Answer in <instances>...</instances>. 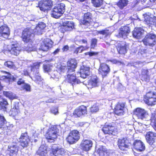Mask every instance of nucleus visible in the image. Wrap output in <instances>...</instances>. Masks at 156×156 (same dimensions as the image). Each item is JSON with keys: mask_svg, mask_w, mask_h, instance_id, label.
<instances>
[{"mask_svg": "<svg viewBox=\"0 0 156 156\" xmlns=\"http://www.w3.org/2000/svg\"><path fill=\"white\" fill-rule=\"evenodd\" d=\"M19 148L17 144L13 142L8 145L6 152L9 156H17Z\"/></svg>", "mask_w": 156, "mask_h": 156, "instance_id": "9b49d317", "label": "nucleus"}, {"mask_svg": "<svg viewBox=\"0 0 156 156\" xmlns=\"http://www.w3.org/2000/svg\"><path fill=\"white\" fill-rule=\"evenodd\" d=\"M99 156H108L109 155L108 152H98Z\"/></svg>", "mask_w": 156, "mask_h": 156, "instance_id": "13d9d810", "label": "nucleus"}, {"mask_svg": "<svg viewBox=\"0 0 156 156\" xmlns=\"http://www.w3.org/2000/svg\"><path fill=\"white\" fill-rule=\"evenodd\" d=\"M19 140L20 145L22 147H24L28 146L30 139L27 133H22Z\"/></svg>", "mask_w": 156, "mask_h": 156, "instance_id": "bb28decb", "label": "nucleus"}, {"mask_svg": "<svg viewBox=\"0 0 156 156\" xmlns=\"http://www.w3.org/2000/svg\"><path fill=\"white\" fill-rule=\"evenodd\" d=\"M141 28H135L132 32L133 36L134 38L139 39L142 37L143 32Z\"/></svg>", "mask_w": 156, "mask_h": 156, "instance_id": "473e14b6", "label": "nucleus"}, {"mask_svg": "<svg viewBox=\"0 0 156 156\" xmlns=\"http://www.w3.org/2000/svg\"><path fill=\"white\" fill-rule=\"evenodd\" d=\"M134 114L136 115L139 119L142 120H146L148 116L147 111L140 108H136L134 111Z\"/></svg>", "mask_w": 156, "mask_h": 156, "instance_id": "ddd939ff", "label": "nucleus"}, {"mask_svg": "<svg viewBox=\"0 0 156 156\" xmlns=\"http://www.w3.org/2000/svg\"><path fill=\"white\" fill-rule=\"evenodd\" d=\"M65 5L62 3L56 5L51 11V15L52 17L57 19L61 16L65 11Z\"/></svg>", "mask_w": 156, "mask_h": 156, "instance_id": "7ed1b4c3", "label": "nucleus"}, {"mask_svg": "<svg viewBox=\"0 0 156 156\" xmlns=\"http://www.w3.org/2000/svg\"><path fill=\"white\" fill-rule=\"evenodd\" d=\"M144 21L147 24L151 25L154 23V16L151 17L149 16H146L144 17Z\"/></svg>", "mask_w": 156, "mask_h": 156, "instance_id": "e433bc0d", "label": "nucleus"}, {"mask_svg": "<svg viewBox=\"0 0 156 156\" xmlns=\"http://www.w3.org/2000/svg\"><path fill=\"white\" fill-rule=\"evenodd\" d=\"M125 104L123 103H118L115 106L114 112L118 115H122L124 112V111Z\"/></svg>", "mask_w": 156, "mask_h": 156, "instance_id": "b1692460", "label": "nucleus"}, {"mask_svg": "<svg viewBox=\"0 0 156 156\" xmlns=\"http://www.w3.org/2000/svg\"><path fill=\"white\" fill-rule=\"evenodd\" d=\"M46 25L44 23L42 22L39 23L36 26L34 33L32 32V30L30 28L27 27L24 29L22 33V39H30L35 34H42V30L44 29Z\"/></svg>", "mask_w": 156, "mask_h": 156, "instance_id": "f03ea898", "label": "nucleus"}, {"mask_svg": "<svg viewBox=\"0 0 156 156\" xmlns=\"http://www.w3.org/2000/svg\"><path fill=\"white\" fill-rule=\"evenodd\" d=\"M21 43L22 44H24L23 48L24 50L28 52L35 51L36 49L35 45L33 44L32 40H22Z\"/></svg>", "mask_w": 156, "mask_h": 156, "instance_id": "9d476101", "label": "nucleus"}, {"mask_svg": "<svg viewBox=\"0 0 156 156\" xmlns=\"http://www.w3.org/2000/svg\"><path fill=\"white\" fill-rule=\"evenodd\" d=\"M142 75L144 78L148 79L149 78V73L148 70L146 69H143L142 70Z\"/></svg>", "mask_w": 156, "mask_h": 156, "instance_id": "a18cd8bd", "label": "nucleus"}, {"mask_svg": "<svg viewBox=\"0 0 156 156\" xmlns=\"http://www.w3.org/2000/svg\"><path fill=\"white\" fill-rule=\"evenodd\" d=\"M76 66V61L75 59H72L69 61L66 66L67 70L65 72L67 73V74L66 80L68 82L72 84L73 86L80 83H83V82L80 79H77L75 74L73 73Z\"/></svg>", "mask_w": 156, "mask_h": 156, "instance_id": "f257e3e1", "label": "nucleus"}, {"mask_svg": "<svg viewBox=\"0 0 156 156\" xmlns=\"http://www.w3.org/2000/svg\"><path fill=\"white\" fill-rule=\"evenodd\" d=\"M145 38L146 39H155L156 38V35L153 34L148 33L147 34Z\"/></svg>", "mask_w": 156, "mask_h": 156, "instance_id": "49530a36", "label": "nucleus"}, {"mask_svg": "<svg viewBox=\"0 0 156 156\" xmlns=\"http://www.w3.org/2000/svg\"><path fill=\"white\" fill-rule=\"evenodd\" d=\"M51 112L55 115L57 114L58 112V110L57 108L53 107L52 108L51 110Z\"/></svg>", "mask_w": 156, "mask_h": 156, "instance_id": "864d4df0", "label": "nucleus"}, {"mask_svg": "<svg viewBox=\"0 0 156 156\" xmlns=\"http://www.w3.org/2000/svg\"><path fill=\"white\" fill-rule=\"evenodd\" d=\"M90 68L88 66H83L80 68V72L77 73V75H80L81 78H86L90 74Z\"/></svg>", "mask_w": 156, "mask_h": 156, "instance_id": "aec40b11", "label": "nucleus"}, {"mask_svg": "<svg viewBox=\"0 0 156 156\" xmlns=\"http://www.w3.org/2000/svg\"><path fill=\"white\" fill-rule=\"evenodd\" d=\"M139 65L138 66H137V68H139L142 67L144 65V63L140 61H139V62L138 63Z\"/></svg>", "mask_w": 156, "mask_h": 156, "instance_id": "052dcab7", "label": "nucleus"}, {"mask_svg": "<svg viewBox=\"0 0 156 156\" xmlns=\"http://www.w3.org/2000/svg\"><path fill=\"white\" fill-rule=\"evenodd\" d=\"M154 128L156 130V122H155L154 123Z\"/></svg>", "mask_w": 156, "mask_h": 156, "instance_id": "774afa93", "label": "nucleus"}, {"mask_svg": "<svg viewBox=\"0 0 156 156\" xmlns=\"http://www.w3.org/2000/svg\"><path fill=\"white\" fill-rule=\"evenodd\" d=\"M74 28V24L72 21H67L63 23L61 27V31L63 32L72 30Z\"/></svg>", "mask_w": 156, "mask_h": 156, "instance_id": "4be33fe9", "label": "nucleus"}, {"mask_svg": "<svg viewBox=\"0 0 156 156\" xmlns=\"http://www.w3.org/2000/svg\"><path fill=\"white\" fill-rule=\"evenodd\" d=\"M10 34L9 28L6 24H4L0 27V36L8 39Z\"/></svg>", "mask_w": 156, "mask_h": 156, "instance_id": "6ab92c4d", "label": "nucleus"}, {"mask_svg": "<svg viewBox=\"0 0 156 156\" xmlns=\"http://www.w3.org/2000/svg\"><path fill=\"white\" fill-rule=\"evenodd\" d=\"M127 45L125 43H119L117 50L119 53L121 54H125L126 52Z\"/></svg>", "mask_w": 156, "mask_h": 156, "instance_id": "72a5a7b5", "label": "nucleus"}, {"mask_svg": "<svg viewBox=\"0 0 156 156\" xmlns=\"http://www.w3.org/2000/svg\"><path fill=\"white\" fill-rule=\"evenodd\" d=\"M32 66L29 67H28V69H24L23 71V73L25 75L29 76L30 72L29 70L31 71V70L30 68H31Z\"/></svg>", "mask_w": 156, "mask_h": 156, "instance_id": "3c124183", "label": "nucleus"}, {"mask_svg": "<svg viewBox=\"0 0 156 156\" xmlns=\"http://www.w3.org/2000/svg\"><path fill=\"white\" fill-rule=\"evenodd\" d=\"M98 54V52H87L86 53V55H89L90 56L97 55Z\"/></svg>", "mask_w": 156, "mask_h": 156, "instance_id": "6e6d98bb", "label": "nucleus"}, {"mask_svg": "<svg viewBox=\"0 0 156 156\" xmlns=\"http://www.w3.org/2000/svg\"><path fill=\"white\" fill-rule=\"evenodd\" d=\"M98 34L105 35L106 37H109L111 34V33L109 31V30L107 29L99 31L98 32Z\"/></svg>", "mask_w": 156, "mask_h": 156, "instance_id": "a19ab883", "label": "nucleus"}, {"mask_svg": "<svg viewBox=\"0 0 156 156\" xmlns=\"http://www.w3.org/2000/svg\"><path fill=\"white\" fill-rule=\"evenodd\" d=\"M129 140L126 139H119L118 141V145L119 148L122 150H126L129 147Z\"/></svg>", "mask_w": 156, "mask_h": 156, "instance_id": "c85d7f7f", "label": "nucleus"}, {"mask_svg": "<svg viewBox=\"0 0 156 156\" xmlns=\"http://www.w3.org/2000/svg\"><path fill=\"white\" fill-rule=\"evenodd\" d=\"M53 5L51 0H42L38 2V6L41 11L45 12Z\"/></svg>", "mask_w": 156, "mask_h": 156, "instance_id": "f8f14e48", "label": "nucleus"}, {"mask_svg": "<svg viewBox=\"0 0 156 156\" xmlns=\"http://www.w3.org/2000/svg\"><path fill=\"white\" fill-rule=\"evenodd\" d=\"M82 149L84 151H87L90 150L93 145V142L89 139L83 140L81 144Z\"/></svg>", "mask_w": 156, "mask_h": 156, "instance_id": "412c9836", "label": "nucleus"}, {"mask_svg": "<svg viewBox=\"0 0 156 156\" xmlns=\"http://www.w3.org/2000/svg\"><path fill=\"white\" fill-rule=\"evenodd\" d=\"M4 95L10 99H12L14 98V96L11 92L5 91L3 92Z\"/></svg>", "mask_w": 156, "mask_h": 156, "instance_id": "c03bdc74", "label": "nucleus"}, {"mask_svg": "<svg viewBox=\"0 0 156 156\" xmlns=\"http://www.w3.org/2000/svg\"><path fill=\"white\" fill-rule=\"evenodd\" d=\"M87 114V107L81 105L76 108L74 111L73 116L75 117H80Z\"/></svg>", "mask_w": 156, "mask_h": 156, "instance_id": "dca6fc26", "label": "nucleus"}, {"mask_svg": "<svg viewBox=\"0 0 156 156\" xmlns=\"http://www.w3.org/2000/svg\"><path fill=\"white\" fill-rule=\"evenodd\" d=\"M22 88L23 90H25L27 91H31L30 86L27 84H24Z\"/></svg>", "mask_w": 156, "mask_h": 156, "instance_id": "de8ad7c7", "label": "nucleus"}, {"mask_svg": "<svg viewBox=\"0 0 156 156\" xmlns=\"http://www.w3.org/2000/svg\"><path fill=\"white\" fill-rule=\"evenodd\" d=\"M51 151V153L55 156H66L67 154L64 149L60 148L57 144L52 145Z\"/></svg>", "mask_w": 156, "mask_h": 156, "instance_id": "6e6552de", "label": "nucleus"}, {"mask_svg": "<svg viewBox=\"0 0 156 156\" xmlns=\"http://www.w3.org/2000/svg\"><path fill=\"white\" fill-rule=\"evenodd\" d=\"M8 103L5 99H3L0 103V109L4 112H7Z\"/></svg>", "mask_w": 156, "mask_h": 156, "instance_id": "c9c22d12", "label": "nucleus"}, {"mask_svg": "<svg viewBox=\"0 0 156 156\" xmlns=\"http://www.w3.org/2000/svg\"><path fill=\"white\" fill-rule=\"evenodd\" d=\"M112 62L114 64H115L118 65H120L122 63V62L117 60L116 59H113L112 60Z\"/></svg>", "mask_w": 156, "mask_h": 156, "instance_id": "5fc2aeb1", "label": "nucleus"}, {"mask_svg": "<svg viewBox=\"0 0 156 156\" xmlns=\"http://www.w3.org/2000/svg\"><path fill=\"white\" fill-rule=\"evenodd\" d=\"M69 48V47L67 45L65 46L62 49L63 51H67Z\"/></svg>", "mask_w": 156, "mask_h": 156, "instance_id": "680f3d73", "label": "nucleus"}, {"mask_svg": "<svg viewBox=\"0 0 156 156\" xmlns=\"http://www.w3.org/2000/svg\"><path fill=\"white\" fill-rule=\"evenodd\" d=\"M59 130L57 126H53L49 128L45 134L46 138L48 142L52 143L54 142L55 140L57 137L58 133Z\"/></svg>", "mask_w": 156, "mask_h": 156, "instance_id": "20e7f679", "label": "nucleus"}, {"mask_svg": "<svg viewBox=\"0 0 156 156\" xmlns=\"http://www.w3.org/2000/svg\"><path fill=\"white\" fill-rule=\"evenodd\" d=\"M54 102V100L52 99H49L46 101V103H52Z\"/></svg>", "mask_w": 156, "mask_h": 156, "instance_id": "69168bd1", "label": "nucleus"}, {"mask_svg": "<svg viewBox=\"0 0 156 156\" xmlns=\"http://www.w3.org/2000/svg\"><path fill=\"white\" fill-rule=\"evenodd\" d=\"M130 28L128 26H125L122 27L119 29V32L118 34L116 36L119 38L123 37L125 35L127 36L130 32Z\"/></svg>", "mask_w": 156, "mask_h": 156, "instance_id": "a878e982", "label": "nucleus"}, {"mask_svg": "<svg viewBox=\"0 0 156 156\" xmlns=\"http://www.w3.org/2000/svg\"><path fill=\"white\" fill-rule=\"evenodd\" d=\"M67 70V67L66 66H58L56 70H52L49 73L51 77L55 79H58V76L62 73H65Z\"/></svg>", "mask_w": 156, "mask_h": 156, "instance_id": "0eeeda50", "label": "nucleus"}, {"mask_svg": "<svg viewBox=\"0 0 156 156\" xmlns=\"http://www.w3.org/2000/svg\"><path fill=\"white\" fill-rule=\"evenodd\" d=\"M154 40H142L144 45L146 46H153L156 44L155 41Z\"/></svg>", "mask_w": 156, "mask_h": 156, "instance_id": "4c0bfd02", "label": "nucleus"}, {"mask_svg": "<svg viewBox=\"0 0 156 156\" xmlns=\"http://www.w3.org/2000/svg\"><path fill=\"white\" fill-rule=\"evenodd\" d=\"M146 98H144V101L149 105L155 104L156 102V93L150 91L146 94Z\"/></svg>", "mask_w": 156, "mask_h": 156, "instance_id": "1a4fd4ad", "label": "nucleus"}, {"mask_svg": "<svg viewBox=\"0 0 156 156\" xmlns=\"http://www.w3.org/2000/svg\"><path fill=\"white\" fill-rule=\"evenodd\" d=\"M86 123H87L80 122L77 123V125L79 126L82 127L84 126V125Z\"/></svg>", "mask_w": 156, "mask_h": 156, "instance_id": "bf43d9fd", "label": "nucleus"}, {"mask_svg": "<svg viewBox=\"0 0 156 156\" xmlns=\"http://www.w3.org/2000/svg\"><path fill=\"white\" fill-rule=\"evenodd\" d=\"M5 122L6 120L4 117L0 115V128L4 129V127L3 126H4Z\"/></svg>", "mask_w": 156, "mask_h": 156, "instance_id": "37998d69", "label": "nucleus"}, {"mask_svg": "<svg viewBox=\"0 0 156 156\" xmlns=\"http://www.w3.org/2000/svg\"><path fill=\"white\" fill-rule=\"evenodd\" d=\"M60 51V49L58 48L55 50L52 53L53 55H55L57 54Z\"/></svg>", "mask_w": 156, "mask_h": 156, "instance_id": "e2e57ef3", "label": "nucleus"}, {"mask_svg": "<svg viewBox=\"0 0 156 156\" xmlns=\"http://www.w3.org/2000/svg\"><path fill=\"white\" fill-rule=\"evenodd\" d=\"M98 152H108L107 150L105 147L104 146H100L98 150Z\"/></svg>", "mask_w": 156, "mask_h": 156, "instance_id": "09e8293b", "label": "nucleus"}, {"mask_svg": "<svg viewBox=\"0 0 156 156\" xmlns=\"http://www.w3.org/2000/svg\"><path fill=\"white\" fill-rule=\"evenodd\" d=\"M91 2L95 7H98L103 4V0H91Z\"/></svg>", "mask_w": 156, "mask_h": 156, "instance_id": "ea45409f", "label": "nucleus"}, {"mask_svg": "<svg viewBox=\"0 0 156 156\" xmlns=\"http://www.w3.org/2000/svg\"><path fill=\"white\" fill-rule=\"evenodd\" d=\"M4 65L5 66L10 68H12L14 69H16L14 63L10 61L5 62L4 63Z\"/></svg>", "mask_w": 156, "mask_h": 156, "instance_id": "79ce46f5", "label": "nucleus"}, {"mask_svg": "<svg viewBox=\"0 0 156 156\" xmlns=\"http://www.w3.org/2000/svg\"><path fill=\"white\" fill-rule=\"evenodd\" d=\"M24 80L22 78H19L17 81V84L19 85H20L21 84H24Z\"/></svg>", "mask_w": 156, "mask_h": 156, "instance_id": "4d7b16f0", "label": "nucleus"}, {"mask_svg": "<svg viewBox=\"0 0 156 156\" xmlns=\"http://www.w3.org/2000/svg\"><path fill=\"white\" fill-rule=\"evenodd\" d=\"M97 40H92L91 43V48H94L97 45Z\"/></svg>", "mask_w": 156, "mask_h": 156, "instance_id": "8fccbe9b", "label": "nucleus"}, {"mask_svg": "<svg viewBox=\"0 0 156 156\" xmlns=\"http://www.w3.org/2000/svg\"><path fill=\"white\" fill-rule=\"evenodd\" d=\"M47 147L46 144L41 145L37 152V154L40 156H45L48 152Z\"/></svg>", "mask_w": 156, "mask_h": 156, "instance_id": "2f4dec72", "label": "nucleus"}, {"mask_svg": "<svg viewBox=\"0 0 156 156\" xmlns=\"http://www.w3.org/2000/svg\"><path fill=\"white\" fill-rule=\"evenodd\" d=\"M53 44V42L51 40H44L41 44L39 50L44 51H47L52 47Z\"/></svg>", "mask_w": 156, "mask_h": 156, "instance_id": "f3484780", "label": "nucleus"}, {"mask_svg": "<svg viewBox=\"0 0 156 156\" xmlns=\"http://www.w3.org/2000/svg\"><path fill=\"white\" fill-rule=\"evenodd\" d=\"M139 62V61L136 62H134V63H133V64L131 65L132 66H133L134 67H135L136 68H137V66H138L139 65L138 64Z\"/></svg>", "mask_w": 156, "mask_h": 156, "instance_id": "0e129e2a", "label": "nucleus"}, {"mask_svg": "<svg viewBox=\"0 0 156 156\" xmlns=\"http://www.w3.org/2000/svg\"><path fill=\"white\" fill-rule=\"evenodd\" d=\"M99 74L101 75L102 78L107 76L110 72V69L109 66L105 63L101 64L98 69Z\"/></svg>", "mask_w": 156, "mask_h": 156, "instance_id": "2eb2a0df", "label": "nucleus"}, {"mask_svg": "<svg viewBox=\"0 0 156 156\" xmlns=\"http://www.w3.org/2000/svg\"><path fill=\"white\" fill-rule=\"evenodd\" d=\"M100 84V82L99 78L97 76H93L89 81L87 87L88 88H91L98 87Z\"/></svg>", "mask_w": 156, "mask_h": 156, "instance_id": "393cba45", "label": "nucleus"}, {"mask_svg": "<svg viewBox=\"0 0 156 156\" xmlns=\"http://www.w3.org/2000/svg\"><path fill=\"white\" fill-rule=\"evenodd\" d=\"M21 50V48L20 45L17 42H12L11 44V48L9 51L11 53L16 55H17Z\"/></svg>", "mask_w": 156, "mask_h": 156, "instance_id": "5701e85b", "label": "nucleus"}, {"mask_svg": "<svg viewBox=\"0 0 156 156\" xmlns=\"http://www.w3.org/2000/svg\"><path fill=\"white\" fill-rule=\"evenodd\" d=\"M80 138L79 132L77 130H74L69 133L66 138L67 142L70 144L76 143Z\"/></svg>", "mask_w": 156, "mask_h": 156, "instance_id": "423d86ee", "label": "nucleus"}, {"mask_svg": "<svg viewBox=\"0 0 156 156\" xmlns=\"http://www.w3.org/2000/svg\"><path fill=\"white\" fill-rule=\"evenodd\" d=\"M3 72L5 74V75L3 76L4 77V78H6L8 79H11L12 78V80L14 81H16L17 79V77L16 76H12L11 74L5 71H3Z\"/></svg>", "mask_w": 156, "mask_h": 156, "instance_id": "58836bf2", "label": "nucleus"}, {"mask_svg": "<svg viewBox=\"0 0 156 156\" xmlns=\"http://www.w3.org/2000/svg\"><path fill=\"white\" fill-rule=\"evenodd\" d=\"M99 110L98 107L96 106H93L90 108V111L92 112H96L98 111Z\"/></svg>", "mask_w": 156, "mask_h": 156, "instance_id": "603ef678", "label": "nucleus"}, {"mask_svg": "<svg viewBox=\"0 0 156 156\" xmlns=\"http://www.w3.org/2000/svg\"><path fill=\"white\" fill-rule=\"evenodd\" d=\"M147 141L150 145H152L155 142L156 139V133L152 132H149L146 135Z\"/></svg>", "mask_w": 156, "mask_h": 156, "instance_id": "cd10ccee", "label": "nucleus"}, {"mask_svg": "<svg viewBox=\"0 0 156 156\" xmlns=\"http://www.w3.org/2000/svg\"><path fill=\"white\" fill-rule=\"evenodd\" d=\"M41 62H36L33 63L32 66L30 68L31 72H33L34 75V78L35 81H40L41 80V78L39 73V68Z\"/></svg>", "mask_w": 156, "mask_h": 156, "instance_id": "39448f33", "label": "nucleus"}, {"mask_svg": "<svg viewBox=\"0 0 156 156\" xmlns=\"http://www.w3.org/2000/svg\"><path fill=\"white\" fill-rule=\"evenodd\" d=\"M128 0H119L116 4V5L121 9H122L124 8L128 4Z\"/></svg>", "mask_w": 156, "mask_h": 156, "instance_id": "f704fd0d", "label": "nucleus"}, {"mask_svg": "<svg viewBox=\"0 0 156 156\" xmlns=\"http://www.w3.org/2000/svg\"><path fill=\"white\" fill-rule=\"evenodd\" d=\"M133 147L136 150L140 151L145 150V146L143 143L140 140H136L133 143Z\"/></svg>", "mask_w": 156, "mask_h": 156, "instance_id": "7c9ffc66", "label": "nucleus"}, {"mask_svg": "<svg viewBox=\"0 0 156 156\" xmlns=\"http://www.w3.org/2000/svg\"><path fill=\"white\" fill-rule=\"evenodd\" d=\"M114 123L105 124L104 127L102 129V131L105 134H108L109 135H112L114 132L116 131V128Z\"/></svg>", "mask_w": 156, "mask_h": 156, "instance_id": "4468645a", "label": "nucleus"}, {"mask_svg": "<svg viewBox=\"0 0 156 156\" xmlns=\"http://www.w3.org/2000/svg\"><path fill=\"white\" fill-rule=\"evenodd\" d=\"M92 17V14L90 12H87L84 13L83 20L81 21L82 24L88 25L92 23L93 21Z\"/></svg>", "mask_w": 156, "mask_h": 156, "instance_id": "a211bd4d", "label": "nucleus"}, {"mask_svg": "<svg viewBox=\"0 0 156 156\" xmlns=\"http://www.w3.org/2000/svg\"><path fill=\"white\" fill-rule=\"evenodd\" d=\"M51 60H46L45 63H44L43 66V69L44 72L48 73L53 68V63L51 62Z\"/></svg>", "mask_w": 156, "mask_h": 156, "instance_id": "c756f323", "label": "nucleus"}, {"mask_svg": "<svg viewBox=\"0 0 156 156\" xmlns=\"http://www.w3.org/2000/svg\"><path fill=\"white\" fill-rule=\"evenodd\" d=\"M154 25L156 27V16H154Z\"/></svg>", "mask_w": 156, "mask_h": 156, "instance_id": "338daca9", "label": "nucleus"}]
</instances>
